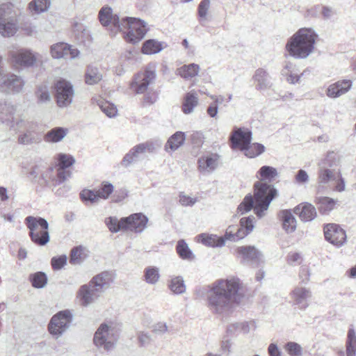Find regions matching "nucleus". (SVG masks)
Segmentation results:
<instances>
[{"instance_id": "1", "label": "nucleus", "mask_w": 356, "mask_h": 356, "mask_svg": "<svg viewBox=\"0 0 356 356\" xmlns=\"http://www.w3.org/2000/svg\"><path fill=\"white\" fill-rule=\"evenodd\" d=\"M241 283L238 278L229 277L219 279L209 288L207 305L213 314L222 317L232 314L240 305L243 298Z\"/></svg>"}, {"instance_id": "2", "label": "nucleus", "mask_w": 356, "mask_h": 356, "mask_svg": "<svg viewBox=\"0 0 356 356\" xmlns=\"http://www.w3.org/2000/svg\"><path fill=\"white\" fill-rule=\"evenodd\" d=\"M277 195V191L273 186L260 181H257L254 184V197L247 195L238 205L237 212L243 215L253 209L257 217L262 218Z\"/></svg>"}, {"instance_id": "3", "label": "nucleus", "mask_w": 356, "mask_h": 356, "mask_svg": "<svg viewBox=\"0 0 356 356\" xmlns=\"http://www.w3.org/2000/svg\"><path fill=\"white\" fill-rule=\"evenodd\" d=\"M254 216L242 218L240 220V227L229 226L224 236H218L216 234L203 233L197 236V241L210 248H222L225 246L226 241H237L243 239L251 232L254 225Z\"/></svg>"}, {"instance_id": "4", "label": "nucleus", "mask_w": 356, "mask_h": 356, "mask_svg": "<svg viewBox=\"0 0 356 356\" xmlns=\"http://www.w3.org/2000/svg\"><path fill=\"white\" fill-rule=\"evenodd\" d=\"M317 37L314 29H300L289 39L286 50L295 58H306L313 52Z\"/></svg>"}, {"instance_id": "5", "label": "nucleus", "mask_w": 356, "mask_h": 356, "mask_svg": "<svg viewBox=\"0 0 356 356\" xmlns=\"http://www.w3.org/2000/svg\"><path fill=\"white\" fill-rule=\"evenodd\" d=\"M114 28L122 31L127 42L136 44L145 36L148 28L146 23L137 18H124L120 19L117 15H113V30Z\"/></svg>"}, {"instance_id": "6", "label": "nucleus", "mask_w": 356, "mask_h": 356, "mask_svg": "<svg viewBox=\"0 0 356 356\" xmlns=\"http://www.w3.org/2000/svg\"><path fill=\"white\" fill-rule=\"evenodd\" d=\"M8 57L10 65L16 70L33 67L40 60V54L24 47H16L9 50Z\"/></svg>"}, {"instance_id": "7", "label": "nucleus", "mask_w": 356, "mask_h": 356, "mask_svg": "<svg viewBox=\"0 0 356 356\" xmlns=\"http://www.w3.org/2000/svg\"><path fill=\"white\" fill-rule=\"evenodd\" d=\"M25 223L29 229L31 241L38 245H44L49 241V223L41 217L28 216Z\"/></svg>"}, {"instance_id": "8", "label": "nucleus", "mask_w": 356, "mask_h": 356, "mask_svg": "<svg viewBox=\"0 0 356 356\" xmlns=\"http://www.w3.org/2000/svg\"><path fill=\"white\" fill-rule=\"evenodd\" d=\"M147 222V217L141 213L131 214L129 217L121 218L120 220L113 218V232L129 230L140 233L145 229Z\"/></svg>"}, {"instance_id": "9", "label": "nucleus", "mask_w": 356, "mask_h": 356, "mask_svg": "<svg viewBox=\"0 0 356 356\" xmlns=\"http://www.w3.org/2000/svg\"><path fill=\"white\" fill-rule=\"evenodd\" d=\"M72 320L73 314L70 310L60 311L51 317L48 330L51 335L58 339L70 328Z\"/></svg>"}, {"instance_id": "10", "label": "nucleus", "mask_w": 356, "mask_h": 356, "mask_svg": "<svg viewBox=\"0 0 356 356\" xmlns=\"http://www.w3.org/2000/svg\"><path fill=\"white\" fill-rule=\"evenodd\" d=\"M56 159L58 162V168L56 175L51 179V184L54 186L62 184L70 177L71 172L66 170V168L72 166L75 163V159L69 154L59 153L56 155Z\"/></svg>"}, {"instance_id": "11", "label": "nucleus", "mask_w": 356, "mask_h": 356, "mask_svg": "<svg viewBox=\"0 0 356 356\" xmlns=\"http://www.w3.org/2000/svg\"><path fill=\"white\" fill-rule=\"evenodd\" d=\"M56 99L60 108L69 106L73 100L74 91L70 82L60 79L55 83Z\"/></svg>"}, {"instance_id": "12", "label": "nucleus", "mask_w": 356, "mask_h": 356, "mask_svg": "<svg viewBox=\"0 0 356 356\" xmlns=\"http://www.w3.org/2000/svg\"><path fill=\"white\" fill-rule=\"evenodd\" d=\"M155 78L156 67L154 65H148L144 72H139L136 75L131 83V88L138 94L144 93Z\"/></svg>"}, {"instance_id": "13", "label": "nucleus", "mask_w": 356, "mask_h": 356, "mask_svg": "<svg viewBox=\"0 0 356 356\" xmlns=\"http://www.w3.org/2000/svg\"><path fill=\"white\" fill-rule=\"evenodd\" d=\"M94 344L101 352H109L111 349V332L110 327L102 323L94 334Z\"/></svg>"}, {"instance_id": "14", "label": "nucleus", "mask_w": 356, "mask_h": 356, "mask_svg": "<svg viewBox=\"0 0 356 356\" xmlns=\"http://www.w3.org/2000/svg\"><path fill=\"white\" fill-rule=\"evenodd\" d=\"M25 82L21 76L8 74L3 76L0 83V90L9 94H17L22 92Z\"/></svg>"}, {"instance_id": "15", "label": "nucleus", "mask_w": 356, "mask_h": 356, "mask_svg": "<svg viewBox=\"0 0 356 356\" xmlns=\"http://www.w3.org/2000/svg\"><path fill=\"white\" fill-rule=\"evenodd\" d=\"M323 231L325 239L336 246H341L346 241L345 231L337 224H327Z\"/></svg>"}, {"instance_id": "16", "label": "nucleus", "mask_w": 356, "mask_h": 356, "mask_svg": "<svg viewBox=\"0 0 356 356\" xmlns=\"http://www.w3.org/2000/svg\"><path fill=\"white\" fill-rule=\"evenodd\" d=\"M156 149L152 142H146L134 146L124 156L122 163L127 166L138 161L140 157L146 152H152Z\"/></svg>"}, {"instance_id": "17", "label": "nucleus", "mask_w": 356, "mask_h": 356, "mask_svg": "<svg viewBox=\"0 0 356 356\" xmlns=\"http://www.w3.org/2000/svg\"><path fill=\"white\" fill-rule=\"evenodd\" d=\"M50 53L54 58L74 59L76 58L79 51L76 48L65 42H58L51 46Z\"/></svg>"}, {"instance_id": "18", "label": "nucleus", "mask_w": 356, "mask_h": 356, "mask_svg": "<svg viewBox=\"0 0 356 356\" xmlns=\"http://www.w3.org/2000/svg\"><path fill=\"white\" fill-rule=\"evenodd\" d=\"M252 140V132L248 129L238 128L235 129L231 136L230 140L232 149H238L241 151Z\"/></svg>"}, {"instance_id": "19", "label": "nucleus", "mask_w": 356, "mask_h": 356, "mask_svg": "<svg viewBox=\"0 0 356 356\" xmlns=\"http://www.w3.org/2000/svg\"><path fill=\"white\" fill-rule=\"evenodd\" d=\"M353 86L350 79L339 80L330 84L326 90V95L332 99L338 98L347 93Z\"/></svg>"}, {"instance_id": "20", "label": "nucleus", "mask_w": 356, "mask_h": 356, "mask_svg": "<svg viewBox=\"0 0 356 356\" xmlns=\"http://www.w3.org/2000/svg\"><path fill=\"white\" fill-rule=\"evenodd\" d=\"M291 296L294 305L301 309H305L309 306L312 291L309 288L296 286L291 291Z\"/></svg>"}, {"instance_id": "21", "label": "nucleus", "mask_w": 356, "mask_h": 356, "mask_svg": "<svg viewBox=\"0 0 356 356\" xmlns=\"http://www.w3.org/2000/svg\"><path fill=\"white\" fill-rule=\"evenodd\" d=\"M198 169L200 172L209 174L213 172L218 166L219 156L216 154H207L198 159Z\"/></svg>"}, {"instance_id": "22", "label": "nucleus", "mask_w": 356, "mask_h": 356, "mask_svg": "<svg viewBox=\"0 0 356 356\" xmlns=\"http://www.w3.org/2000/svg\"><path fill=\"white\" fill-rule=\"evenodd\" d=\"M99 289L95 288L92 284H89L81 286L78 296L80 298L81 305L87 307L92 304L99 296Z\"/></svg>"}, {"instance_id": "23", "label": "nucleus", "mask_w": 356, "mask_h": 356, "mask_svg": "<svg viewBox=\"0 0 356 356\" xmlns=\"http://www.w3.org/2000/svg\"><path fill=\"white\" fill-rule=\"evenodd\" d=\"M236 257L243 262L259 261L262 254L254 246H241L236 250Z\"/></svg>"}, {"instance_id": "24", "label": "nucleus", "mask_w": 356, "mask_h": 356, "mask_svg": "<svg viewBox=\"0 0 356 356\" xmlns=\"http://www.w3.org/2000/svg\"><path fill=\"white\" fill-rule=\"evenodd\" d=\"M257 323L254 321L236 322L227 327V332L235 335H247L257 329Z\"/></svg>"}, {"instance_id": "25", "label": "nucleus", "mask_w": 356, "mask_h": 356, "mask_svg": "<svg viewBox=\"0 0 356 356\" xmlns=\"http://www.w3.org/2000/svg\"><path fill=\"white\" fill-rule=\"evenodd\" d=\"M252 80L255 88L259 90H266L270 88L272 86L268 74L261 68L255 71Z\"/></svg>"}, {"instance_id": "26", "label": "nucleus", "mask_w": 356, "mask_h": 356, "mask_svg": "<svg viewBox=\"0 0 356 356\" xmlns=\"http://www.w3.org/2000/svg\"><path fill=\"white\" fill-rule=\"evenodd\" d=\"M18 31L17 17H10L8 19L0 20V34L4 38H10Z\"/></svg>"}, {"instance_id": "27", "label": "nucleus", "mask_w": 356, "mask_h": 356, "mask_svg": "<svg viewBox=\"0 0 356 356\" xmlns=\"http://www.w3.org/2000/svg\"><path fill=\"white\" fill-rule=\"evenodd\" d=\"M282 228L286 233H293L297 227V221L291 210L284 209L279 213Z\"/></svg>"}, {"instance_id": "28", "label": "nucleus", "mask_w": 356, "mask_h": 356, "mask_svg": "<svg viewBox=\"0 0 356 356\" xmlns=\"http://www.w3.org/2000/svg\"><path fill=\"white\" fill-rule=\"evenodd\" d=\"M294 212L298 214L304 222H309L314 220L316 216V208L309 203H304L298 205L294 209Z\"/></svg>"}, {"instance_id": "29", "label": "nucleus", "mask_w": 356, "mask_h": 356, "mask_svg": "<svg viewBox=\"0 0 356 356\" xmlns=\"http://www.w3.org/2000/svg\"><path fill=\"white\" fill-rule=\"evenodd\" d=\"M199 104V98L197 92L193 90L187 92L182 102L181 110L184 114L192 113Z\"/></svg>"}, {"instance_id": "30", "label": "nucleus", "mask_w": 356, "mask_h": 356, "mask_svg": "<svg viewBox=\"0 0 356 356\" xmlns=\"http://www.w3.org/2000/svg\"><path fill=\"white\" fill-rule=\"evenodd\" d=\"M67 128L57 127L48 131L44 136V140L47 143H56L61 141L67 134Z\"/></svg>"}, {"instance_id": "31", "label": "nucleus", "mask_w": 356, "mask_h": 356, "mask_svg": "<svg viewBox=\"0 0 356 356\" xmlns=\"http://www.w3.org/2000/svg\"><path fill=\"white\" fill-rule=\"evenodd\" d=\"M50 7V0H33L28 5V10L31 15H40L48 11Z\"/></svg>"}, {"instance_id": "32", "label": "nucleus", "mask_w": 356, "mask_h": 356, "mask_svg": "<svg viewBox=\"0 0 356 356\" xmlns=\"http://www.w3.org/2000/svg\"><path fill=\"white\" fill-rule=\"evenodd\" d=\"M16 108L11 104H5L1 106L0 120L3 124L9 126L15 119Z\"/></svg>"}, {"instance_id": "33", "label": "nucleus", "mask_w": 356, "mask_h": 356, "mask_svg": "<svg viewBox=\"0 0 356 356\" xmlns=\"http://www.w3.org/2000/svg\"><path fill=\"white\" fill-rule=\"evenodd\" d=\"M298 72L299 70L296 65L291 63H286L282 70V76H285L286 81L292 84L299 82L300 76L298 75Z\"/></svg>"}, {"instance_id": "34", "label": "nucleus", "mask_w": 356, "mask_h": 356, "mask_svg": "<svg viewBox=\"0 0 356 356\" xmlns=\"http://www.w3.org/2000/svg\"><path fill=\"white\" fill-rule=\"evenodd\" d=\"M186 139L185 134L182 131H177L172 136L169 138L165 145V149L168 152L169 149L171 151L177 150L181 147Z\"/></svg>"}, {"instance_id": "35", "label": "nucleus", "mask_w": 356, "mask_h": 356, "mask_svg": "<svg viewBox=\"0 0 356 356\" xmlns=\"http://www.w3.org/2000/svg\"><path fill=\"white\" fill-rule=\"evenodd\" d=\"M316 202L320 213L326 215L335 208L337 200L328 197H319Z\"/></svg>"}, {"instance_id": "36", "label": "nucleus", "mask_w": 356, "mask_h": 356, "mask_svg": "<svg viewBox=\"0 0 356 356\" xmlns=\"http://www.w3.org/2000/svg\"><path fill=\"white\" fill-rule=\"evenodd\" d=\"M168 286L169 289L176 295L183 294L186 290L185 282L181 276H172Z\"/></svg>"}, {"instance_id": "37", "label": "nucleus", "mask_w": 356, "mask_h": 356, "mask_svg": "<svg viewBox=\"0 0 356 356\" xmlns=\"http://www.w3.org/2000/svg\"><path fill=\"white\" fill-rule=\"evenodd\" d=\"M200 72V66L195 63L184 65L177 70V74L185 79L196 76Z\"/></svg>"}, {"instance_id": "38", "label": "nucleus", "mask_w": 356, "mask_h": 356, "mask_svg": "<svg viewBox=\"0 0 356 356\" xmlns=\"http://www.w3.org/2000/svg\"><path fill=\"white\" fill-rule=\"evenodd\" d=\"M256 177L260 181H272L278 177V172L277 169L273 167L264 165L257 172Z\"/></svg>"}, {"instance_id": "39", "label": "nucleus", "mask_w": 356, "mask_h": 356, "mask_svg": "<svg viewBox=\"0 0 356 356\" xmlns=\"http://www.w3.org/2000/svg\"><path fill=\"white\" fill-rule=\"evenodd\" d=\"M264 151L265 147L263 145L257 143H251V142L241 150L244 155L250 159L255 158L259 156Z\"/></svg>"}, {"instance_id": "40", "label": "nucleus", "mask_w": 356, "mask_h": 356, "mask_svg": "<svg viewBox=\"0 0 356 356\" xmlns=\"http://www.w3.org/2000/svg\"><path fill=\"white\" fill-rule=\"evenodd\" d=\"M337 176L335 169L325 168V165L319 166L318 173V182L319 184H327L330 181H333Z\"/></svg>"}, {"instance_id": "41", "label": "nucleus", "mask_w": 356, "mask_h": 356, "mask_svg": "<svg viewBox=\"0 0 356 356\" xmlns=\"http://www.w3.org/2000/svg\"><path fill=\"white\" fill-rule=\"evenodd\" d=\"M163 48V43L151 39L143 43L142 52L144 54L152 55L160 52Z\"/></svg>"}, {"instance_id": "42", "label": "nucleus", "mask_w": 356, "mask_h": 356, "mask_svg": "<svg viewBox=\"0 0 356 356\" xmlns=\"http://www.w3.org/2000/svg\"><path fill=\"white\" fill-rule=\"evenodd\" d=\"M346 356H356V332L353 328L348 331L346 341Z\"/></svg>"}, {"instance_id": "43", "label": "nucleus", "mask_w": 356, "mask_h": 356, "mask_svg": "<svg viewBox=\"0 0 356 356\" xmlns=\"http://www.w3.org/2000/svg\"><path fill=\"white\" fill-rule=\"evenodd\" d=\"M176 249L179 256L182 259L193 260L195 259V255L184 240L178 241Z\"/></svg>"}, {"instance_id": "44", "label": "nucleus", "mask_w": 356, "mask_h": 356, "mask_svg": "<svg viewBox=\"0 0 356 356\" xmlns=\"http://www.w3.org/2000/svg\"><path fill=\"white\" fill-rule=\"evenodd\" d=\"M145 281L149 284H156L159 279L160 274L158 268L149 266L144 270Z\"/></svg>"}, {"instance_id": "45", "label": "nucleus", "mask_w": 356, "mask_h": 356, "mask_svg": "<svg viewBox=\"0 0 356 356\" xmlns=\"http://www.w3.org/2000/svg\"><path fill=\"white\" fill-rule=\"evenodd\" d=\"M88 250L86 248L79 246L71 251L70 261L72 264H80L86 257Z\"/></svg>"}, {"instance_id": "46", "label": "nucleus", "mask_w": 356, "mask_h": 356, "mask_svg": "<svg viewBox=\"0 0 356 356\" xmlns=\"http://www.w3.org/2000/svg\"><path fill=\"white\" fill-rule=\"evenodd\" d=\"M29 280L34 288L42 289L47 283V277L44 273L37 272L30 275Z\"/></svg>"}, {"instance_id": "47", "label": "nucleus", "mask_w": 356, "mask_h": 356, "mask_svg": "<svg viewBox=\"0 0 356 356\" xmlns=\"http://www.w3.org/2000/svg\"><path fill=\"white\" fill-rule=\"evenodd\" d=\"M10 17H17L14 5L7 2L0 5V20L8 19Z\"/></svg>"}, {"instance_id": "48", "label": "nucleus", "mask_w": 356, "mask_h": 356, "mask_svg": "<svg viewBox=\"0 0 356 356\" xmlns=\"http://www.w3.org/2000/svg\"><path fill=\"white\" fill-rule=\"evenodd\" d=\"M97 194L95 189L91 190L85 188L80 193V197L86 204H94L99 202Z\"/></svg>"}, {"instance_id": "49", "label": "nucleus", "mask_w": 356, "mask_h": 356, "mask_svg": "<svg viewBox=\"0 0 356 356\" xmlns=\"http://www.w3.org/2000/svg\"><path fill=\"white\" fill-rule=\"evenodd\" d=\"M109 275L107 273H101L95 277L90 282L95 288H99L101 293L102 289L108 287Z\"/></svg>"}, {"instance_id": "50", "label": "nucleus", "mask_w": 356, "mask_h": 356, "mask_svg": "<svg viewBox=\"0 0 356 356\" xmlns=\"http://www.w3.org/2000/svg\"><path fill=\"white\" fill-rule=\"evenodd\" d=\"M102 78L98 69L89 66L86 73V83L88 85L97 83Z\"/></svg>"}, {"instance_id": "51", "label": "nucleus", "mask_w": 356, "mask_h": 356, "mask_svg": "<svg viewBox=\"0 0 356 356\" xmlns=\"http://www.w3.org/2000/svg\"><path fill=\"white\" fill-rule=\"evenodd\" d=\"M325 168L330 169H334L337 166L339 165V156L334 152H330L327 154L325 159L321 161L319 163V166L324 165Z\"/></svg>"}, {"instance_id": "52", "label": "nucleus", "mask_w": 356, "mask_h": 356, "mask_svg": "<svg viewBox=\"0 0 356 356\" xmlns=\"http://www.w3.org/2000/svg\"><path fill=\"white\" fill-rule=\"evenodd\" d=\"M38 142V138H37L35 134L29 130V129H26V132L21 134L18 137V143L22 145H30L33 143H35Z\"/></svg>"}, {"instance_id": "53", "label": "nucleus", "mask_w": 356, "mask_h": 356, "mask_svg": "<svg viewBox=\"0 0 356 356\" xmlns=\"http://www.w3.org/2000/svg\"><path fill=\"white\" fill-rule=\"evenodd\" d=\"M35 95L39 104L48 103L51 101V99L48 87L47 86H40L35 92Z\"/></svg>"}, {"instance_id": "54", "label": "nucleus", "mask_w": 356, "mask_h": 356, "mask_svg": "<svg viewBox=\"0 0 356 356\" xmlns=\"http://www.w3.org/2000/svg\"><path fill=\"white\" fill-rule=\"evenodd\" d=\"M10 129L15 131L16 133L21 131L23 129H29L31 127L30 122L24 120L22 117H16L9 125Z\"/></svg>"}, {"instance_id": "55", "label": "nucleus", "mask_w": 356, "mask_h": 356, "mask_svg": "<svg viewBox=\"0 0 356 356\" xmlns=\"http://www.w3.org/2000/svg\"><path fill=\"white\" fill-rule=\"evenodd\" d=\"M99 19L103 26H108L111 23V8L104 6L99 13Z\"/></svg>"}, {"instance_id": "56", "label": "nucleus", "mask_w": 356, "mask_h": 356, "mask_svg": "<svg viewBox=\"0 0 356 356\" xmlns=\"http://www.w3.org/2000/svg\"><path fill=\"white\" fill-rule=\"evenodd\" d=\"M95 191L98 195L97 197L99 202L101 200H106L111 193V184L108 182L103 183L101 188L95 189Z\"/></svg>"}, {"instance_id": "57", "label": "nucleus", "mask_w": 356, "mask_h": 356, "mask_svg": "<svg viewBox=\"0 0 356 356\" xmlns=\"http://www.w3.org/2000/svg\"><path fill=\"white\" fill-rule=\"evenodd\" d=\"M285 350L291 356H300L302 347L296 342H288L285 345Z\"/></svg>"}, {"instance_id": "58", "label": "nucleus", "mask_w": 356, "mask_h": 356, "mask_svg": "<svg viewBox=\"0 0 356 356\" xmlns=\"http://www.w3.org/2000/svg\"><path fill=\"white\" fill-rule=\"evenodd\" d=\"M67 256L65 254L54 257L51 260V264L54 270H58L63 268L67 264Z\"/></svg>"}, {"instance_id": "59", "label": "nucleus", "mask_w": 356, "mask_h": 356, "mask_svg": "<svg viewBox=\"0 0 356 356\" xmlns=\"http://www.w3.org/2000/svg\"><path fill=\"white\" fill-rule=\"evenodd\" d=\"M302 261V257L299 252H291L286 257V263L291 266H298Z\"/></svg>"}, {"instance_id": "60", "label": "nucleus", "mask_w": 356, "mask_h": 356, "mask_svg": "<svg viewBox=\"0 0 356 356\" xmlns=\"http://www.w3.org/2000/svg\"><path fill=\"white\" fill-rule=\"evenodd\" d=\"M210 7L209 0H202L198 6V15L201 21L207 20L208 11Z\"/></svg>"}, {"instance_id": "61", "label": "nucleus", "mask_w": 356, "mask_h": 356, "mask_svg": "<svg viewBox=\"0 0 356 356\" xmlns=\"http://www.w3.org/2000/svg\"><path fill=\"white\" fill-rule=\"evenodd\" d=\"M97 104L103 113L108 118H111V103L102 97L97 99Z\"/></svg>"}, {"instance_id": "62", "label": "nucleus", "mask_w": 356, "mask_h": 356, "mask_svg": "<svg viewBox=\"0 0 356 356\" xmlns=\"http://www.w3.org/2000/svg\"><path fill=\"white\" fill-rule=\"evenodd\" d=\"M179 202L184 207H192L197 202V198L181 193L179 195Z\"/></svg>"}, {"instance_id": "63", "label": "nucleus", "mask_w": 356, "mask_h": 356, "mask_svg": "<svg viewBox=\"0 0 356 356\" xmlns=\"http://www.w3.org/2000/svg\"><path fill=\"white\" fill-rule=\"evenodd\" d=\"M333 181L334 182V188L335 191L338 192H342L345 191L346 188V183L344 179L342 177L341 171L339 170L337 172V176L334 179Z\"/></svg>"}, {"instance_id": "64", "label": "nucleus", "mask_w": 356, "mask_h": 356, "mask_svg": "<svg viewBox=\"0 0 356 356\" xmlns=\"http://www.w3.org/2000/svg\"><path fill=\"white\" fill-rule=\"evenodd\" d=\"M74 31L81 40H88L90 38L89 31L83 28L81 24L76 23L74 24Z\"/></svg>"}]
</instances>
